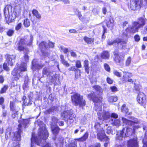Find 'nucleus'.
<instances>
[{
    "label": "nucleus",
    "instance_id": "423d86ee",
    "mask_svg": "<svg viewBox=\"0 0 147 147\" xmlns=\"http://www.w3.org/2000/svg\"><path fill=\"white\" fill-rule=\"evenodd\" d=\"M20 124L18 125V131H16L14 133V140L19 141L21 140L20 133L21 132V130L20 129L22 125H23L24 127H25L27 124H29L30 120L29 119H24L19 121Z\"/></svg>",
    "mask_w": 147,
    "mask_h": 147
},
{
    "label": "nucleus",
    "instance_id": "0e129e2a",
    "mask_svg": "<svg viewBox=\"0 0 147 147\" xmlns=\"http://www.w3.org/2000/svg\"><path fill=\"white\" fill-rule=\"evenodd\" d=\"M45 143L44 144H45V145L42 147H52L50 144L47 143L45 142Z\"/></svg>",
    "mask_w": 147,
    "mask_h": 147
},
{
    "label": "nucleus",
    "instance_id": "a19ab883",
    "mask_svg": "<svg viewBox=\"0 0 147 147\" xmlns=\"http://www.w3.org/2000/svg\"><path fill=\"white\" fill-rule=\"evenodd\" d=\"M60 49L62 51L65 53H66L68 52L69 50L67 48L64 47H63L61 46Z\"/></svg>",
    "mask_w": 147,
    "mask_h": 147
},
{
    "label": "nucleus",
    "instance_id": "6ab92c4d",
    "mask_svg": "<svg viewBox=\"0 0 147 147\" xmlns=\"http://www.w3.org/2000/svg\"><path fill=\"white\" fill-rule=\"evenodd\" d=\"M107 25L111 30H112L114 26V21L112 18L107 20Z\"/></svg>",
    "mask_w": 147,
    "mask_h": 147
},
{
    "label": "nucleus",
    "instance_id": "09e8293b",
    "mask_svg": "<svg viewBox=\"0 0 147 147\" xmlns=\"http://www.w3.org/2000/svg\"><path fill=\"white\" fill-rule=\"evenodd\" d=\"M58 119H57L55 117H53L52 118V123H53L54 124H56L57 123H58Z\"/></svg>",
    "mask_w": 147,
    "mask_h": 147
},
{
    "label": "nucleus",
    "instance_id": "f3484780",
    "mask_svg": "<svg viewBox=\"0 0 147 147\" xmlns=\"http://www.w3.org/2000/svg\"><path fill=\"white\" fill-rule=\"evenodd\" d=\"M139 4L138 0H133L130 2V8L132 10H135Z\"/></svg>",
    "mask_w": 147,
    "mask_h": 147
},
{
    "label": "nucleus",
    "instance_id": "1a4fd4ad",
    "mask_svg": "<svg viewBox=\"0 0 147 147\" xmlns=\"http://www.w3.org/2000/svg\"><path fill=\"white\" fill-rule=\"evenodd\" d=\"M114 59L115 62L118 65L122 64L125 55L121 54L119 55L117 53L115 52L114 53Z\"/></svg>",
    "mask_w": 147,
    "mask_h": 147
},
{
    "label": "nucleus",
    "instance_id": "c03bdc74",
    "mask_svg": "<svg viewBox=\"0 0 147 147\" xmlns=\"http://www.w3.org/2000/svg\"><path fill=\"white\" fill-rule=\"evenodd\" d=\"M15 3L16 6H17L18 5L20 6L23 3V2L21 0H16L15 1Z\"/></svg>",
    "mask_w": 147,
    "mask_h": 147
},
{
    "label": "nucleus",
    "instance_id": "9d476101",
    "mask_svg": "<svg viewBox=\"0 0 147 147\" xmlns=\"http://www.w3.org/2000/svg\"><path fill=\"white\" fill-rule=\"evenodd\" d=\"M122 120L124 124L130 126L133 125H134L138 123L140 121L138 119L135 118H133V119L132 120H130L123 117L122 118Z\"/></svg>",
    "mask_w": 147,
    "mask_h": 147
},
{
    "label": "nucleus",
    "instance_id": "37998d69",
    "mask_svg": "<svg viewBox=\"0 0 147 147\" xmlns=\"http://www.w3.org/2000/svg\"><path fill=\"white\" fill-rule=\"evenodd\" d=\"M114 74L119 77H120L121 76V73L118 71L116 70H114L113 71Z\"/></svg>",
    "mask_w": 147,
    "mask_h": 147
},
{
    "label": "nucleus",
    "instance_id": "c9c22d12",
    "mask_svg": "<svg viewBox=\"0 0 147 147\" xmlns=\"http://www.w3.org/2000/svg\"><path fill=\"white\" fill-rule=\"evenodd\" d=\"M121 111L123 112L127 113L128 111V108L126 107V105L125 104L123 105L121 109Z\"/></svg>",
    "mask_w": 147,
    "mask_h": 147
},
{
    "label": "nucleus",
    "instance_id": "2eb2a0df",
    "mask_svg": "<svg viewBox=\"0 0 147 147\" xmlns=\"http://www.w3.org/2000/svg\"><path fill=\"white\" fill-rule=\"evenodd\" d=\"M16 56L14 55H8L7 56V61L9 65L12 66L14 62Z\"/></svg>",
    "mask_w": 147,
    "mask_h": 147
},
{
    "label": "nucleus",
    "instance_id": "4c0bfd02",
    "mask_svg": "<svg viewBox=\"0 0 147 147\" xmlns=\"http://www.w3.org/2000/svg\"><path fill=\"white\" fill-rule=\"evenodd\" d=\"M131 58L130 57H128L125 61V64L126 66H129L131 63Z\"/></svg>",
    "mask_w": 147,
    "mask_h": 147
},
{
    "label": "nucleus",
    "instance_id": "dca6fc26",
    "mask_svg": "<svg viewBox=\"0 0 147 147\" xmlns=\"http://www.w3.org/2000/svg\"><path fill=\"white\" fill-rule=\"evenodd\" d=\"M126 42V41H123L120 39L119 38H117L115 40L113 41H109L107 42V44L109 45H113L115 43H120L121 45L125 44Z\"/></svg>",
    "mask_w": 147,
    "mask_h": 147
},
{
    "label": "nucleus",
    "instance_id": "4468645a",
    "mask_svg": "<svg viewBox=\"0 0 147 147\" xmlns=\"http://www.w3.org/2000/svg\"><path fill=\"white\" fill-rule=\"evenodd\" d=\"M137 100L139 104L142 105L145 100L144 94L142 92H140L137 97Z\"/></svg>",
    "mask_w": 147,
    "mask_h": 147
},
{
    "label": "nucleus",
    "instance_id": "de8ad7c7",
    "mask_svg": "<svg viewBox=\"0 0 147 147\" xmlns=\"http://www.w3.org/2000/svg\"><path fill=\"white\" fill-rule=\"evenodd\" d=\"M22 26V24L21 23H18L15 29L16 30H19L21 28Z\"/></svg>",
    "mask_w": 147,
    "mask_h": 147
},
{
    "label": "nucleus",
    "instance_id": "4be33fe9",
    "mask_svg": "<svg viewBox=\"0 0 147 147\" xmlns=\"http://www.w3.org/2000/svg\"><path fill=\"white\" fill-rule=\"evenodd\" d=\"M94 127L97 133L104 130L101 127L100 124L99 123H96Z\"/></svg>",
    "mask_w": 147,
    "mask_h": 147
},
{
    "label": "nucleus",
    "instance_id": "603ef678",
    "mask_svg": "<svg viewBox=\"0 0 147 147\" xmlns=\"http://www.w3.org/2000/svg\"><path fill=\"white\" fill-rule=\"evenodd\" d=\"M13 30H10L8 31L7 32V34L8 36H11L13 34Z\"/></svg>",
    "mask_w": 147,
    "mask_h": 147
},
{
    "label": "nucleus",
    "instance_id": "7c9ffc66",
    "mask_svg": "<svg viewBox=\"0 0 147 147\" xmlns=\"http://www.w3.org/2000/svg\"><path fill=\"white\" fill-rule=\"evenodd\" d=\"M32 13L37 18L40 19L41 18L40 15L38 13V11L36 10H33L32 11Z\"/></svg>",
    "mask_w": 147,
    "mask_h": 147
},
{
    "label": "nucleus",
    "instance_id": "0eeeda50",
    "mask_svg": "<svg viewBox=\"0 0 147 147\" xmlns=\"http://www.w3.org/2000/svg\"><path fill=\"white\" fill-rule=\"evenodd\" d=\"M72 101L75 105H79L80 107H83L85 106L86 102L84 100L82 96L78 93L74 94L71 96Z\"/></svg>",
    "mask_w": 147,
    "mask_h": 147
},
{
    "label": "nucleus",
    "instance_id": "6e6d98bb",
    "mask_svg": "<svg viewBox=\"0 0 147 147\" xmlns=\"http://www.w3.org/2000/svg\"><path fill=\"white\" fill-rule=\"evenodd\" d=\"M134 39L136 41L138 42L140 40V38L138 35H136L135 36Z\"/></svg>",
    "mask_w": 147,
    "mask_h": 147
},
{
    "label": "nucleus",
    "instance_id": "473e14b6",
    "mask_svg": "<svg viewBox=\"0 0 147 147\" xmlns=\"http://www.w3.org/2000/svg\"><path fill=\"white\" fill-rule=\"evenodd\" d=\"M57 107H53L46 111L47 113H51L55 111H56Z\"/></svg>",
    "mask_w": 147,
    "mask_h": 147
},
{
    "label": "nucleus",
    "instance_id": "b1692460",
    "mask_svg": "<svg viewBox=\"0 0 147 147\" xmlns=\"http://www.w3.org/2000/svg\"><path fill=\"white\" fill-rule=\"evenodd\" d=\"M118 100L117 97L116 96H111L108 97V100L109 102H116Z\"/></svg>",
    "mask_w": 147,
    "mask_h": 147
},
{
    "label": "nucleus",
    "instance_id": "393cba45",
    "mask_svg": "<svg viewBox=\"0 0 147 147\" xmlns=\"http://www.w3.org/2000/svg\"><path fill=\"white\" fill-rule=\"evenodd\" d=\"M42 74L44 75H46L47 76H51L52 78V73L51 72L49 71L48 68H45L42 71Z\"/></svg>",
    "mask_w": 147,
    "mask_h": 147
},
{
    "label": "nucleus",
    "instance_id": "f257e3e1",
    "mask_svg": "<svg viewBox=\"0 0 147 147\" xmlns=\"http://www.w3.org/2000/svg\"><path fill=\"white\" fill-rule=\"evenodd\" d=\"M33 40V37L32 36H30V41L29 42H26L25 39L20 40L18 47V49L20 51H24L25 55L24 57V60L22 62L20 65L18 64L15 67L13 70L12 74L14 77L15 80H18L21 76V72L24 71H26L27 63L28 61L29 57L27 54L28 49L26 48V45H30Z\"/></svg>",
    "mask_w": 147,
    "mask_h": 147
},
{
    "label": "nucleus",
    "instance_id": "c756f323",
    "mask_svg": "<svg viewBox=\"0 0 147 147\" xmlns=\"http://www.w3.org/2000/svg\"><path fill=\"white\" fill-rule=\"evenodd\" d=\"M11 131L9 128H8L7 129L5 133V137L6 138L8 139L11 136Z\"/></svg>",
    "mask_w": 147,
    "mask_h": 147
},
{
    "label": "nucleus",
    "instance_id": "58836bf2",
    "mask_svg": "<svg viewBox=\"0 0 147 147\" xmlns=\"http://www.w3.org/2000/svg\"><path fill=\"white\" fill-rule=\"evenodd\" d=\"M113 123L115 125L119 126L120 125V121L118 119L115 120Z\"/></svg>",
    "mask_w": 147,
    "mask_h": 147
},
{
    "label": "nucleus",
    "instance_id": "864d4df0",
    "mask_svg": "<svg viewBox=\"0 0 147 147\" xmlns=\"http://www.w3.org/2000/svg\"><path fill=\"white\" fill-rule=\"evenodd\" d=\"M111 127H108L106 129V133L108 134H110L111 132Z\"/></svg>",
    "mask_w": 147,
    "mask_h": 147
},
{
    "label": "nucleus",
    "instance_id": "39448f33",
    "mask_svg": "<svg viewBox=\"0 0 147 147\" xmlns=\"http://www.w3.org/2000/svg\"><path fill=\"white\" fill-rule=\"evenodd\" d=\"M144 20L142 19L140 20L138 22H134L131 26H129L126 29V31L128 32L134 33L138 32L139 28L145 24Z\"/></svg>",
    "mask_w": 147,
    "mask_h": 147
},
{
    "label": "nucleus",
    "instance_id": "72a5a7b5",
    "mask_svg": "<svg viewBox=\"0 0 147 147\" xmlns=\"http://www.w3.org/2000/svg\"><path fill=\"white\" fill-rule=\"evenodd\" d=\"M144 138L143 141V147H147V141L146 140V139H147V131L145 133Z\"/></svg>",
    "mask_w": 147,
    "mask_h": 147
},
{
    "label": "nucleus",
    "instance_id": "f8f14e48",
    "mask_svg": "<svg viewBox=\"0 0 147 147\" xmlns=\"http://www.w3.org/2000/svg\"><path fill=\"white\" fill-rule=\"evenodd\" d=\"M97 134L98 138L100 141H108L109 138L106 136L104 130L97 132Z\"/></svg>",
    "mask_w": 147,
    "mask_h": 147
},
{
    "label": "nucleus",
    "instance_id": "13d9d810",
    "mask_svg": "<svg viewBox=\"0 0 147 147\" xmlns=\"http://www.w3.org/2000/svg\"><path fill=\"white\" fill-rule=\"evenodd\" d=\"M111 117L116 119L118 117V116L117 114L115 113H113L111 115Z\"/></svg>",
    "mask_w": 147,
    "mask_h": 147
},
{
    "label": "nucleus",
    "instance_id": "7ed1b4c3",
    "mask_svg": "<svg viewBox=\"0 0 147 147\" xmlns=\"http://www.w3.org/2000/svg\"><path fill=\"white\" fill-rule=\"evenodd\" d=\"M88 97L90 99H92L95 103V106L94 109L97 112L98 118L99 120H103L107 119L111 117L110 114L108 112L104 113L102 115V107L101 102L102 100V97L100 96L99 98L94 97L93 94L88 95Z\"/></svg>",
    "mask_w": 147,
    "mask_h": 147
},
{
    "label": "nucleus",
    "instance_id": "aec40b11",
    "mask_svg": "<svg viewBox=\"0 0 147 147\" xmlns=\"http://www.w3.org/2000/svg\"><path fill=\"white\" fill-rule=\"evenodd\" d=\"M123 81H126L128 78H130L132 76V74L131 73L126 72H123Z\"/></svg>",
    "mask_w": 147,
    "mask_h": 147
},
{
    "label": "nucleus",
    "instance_id": "ea45409f",
    "mask_svg": "<svg viewBox=\"0 0 147 147\" xmlns=\"http://www.w3.org/2000/svg\"><path fill=\"white\" fill-rule=\"evenodd\" d=\"M110 89L111 91L113 92H115L118 91L117 88L115 86H113L110 87Z\"/></svg>",
    "mask_w": 147,
    "mask_h": 147
},
{
    "label": "nucleus",
    "instance_id": "20e7f679",
    "mask_svg": "<svg viewBox=\"0 0 147 147\" xmlns=\"http://www.w3.org/2000/svg\"><path fill=\"white\" fill-rule=\"evenodd\" d=\"M140 127L139 125H135L133 126V129L129 127L125 128H123L122 130L120 132H118L117 134L116 139L122 140L123 138H124L126 137H128L130 135H131L132 133L134 132L135 130Z\"/></svg>",
    "mask_w": 147,
    "mask_h": 147
},
{
    "label": "nucleus",
    "instance_id": "9b49d317",
    "mask_svg": "<svg viewBox=\"0 0 147 147\" xmlns=\"http://www.w3.org/2000/svg\"><path fill=\"white\" fill-rule=\"evenodd\" d=\"M69 112L68 111H65L61 113V115L64 118L67 119H74L76 117V115L72 112Z\"/></svg>",
    "mask_w": 147,
    "mask_h": 147
},
{
    "label": "nucleus",
    "instance_id": "bf43d9fd",
    "mask_svg": "<svg viewBox=\"0 0 147 147\" xmlns=\"http://www.w3.org/2000/svg\"><path fill=\"white\" fill-rule=\"evenodd\" d=\"M69 147H77L76 142L73 143L69 144Z\"/></svg>",
    "mask_w": 147,
    "mask_h": 147
},
{
    "label": "nucleus",
    "instance_id": "774afa93",
    "mask_svg": "<svg viewBox=\"0 0 147 147\" xmlns=\"http://www.w3.org/2000/svg\"><path fill=\"white\" fill-rule=\"evenodd\" d=\"M58 123L60 126H63L64 124L63 122L60 121H58Z\"/></svg>",
    "mask_w": 147,
    "mask_h": 147
},
{
    "label": "nucleus",
    "instance_id": "3c124183",
    "mask_svg": "<svg viewBox=\"0 0 147 147\" xmlns=\"http://www.w3.org/2000/svg\"><path fill=\"white\" fill-rule=\"evenodd\" d=\"M3 68L6 71L9 70V68L8 67L7 64L6 63H4L3 65Z\"/></svg>",
    "mask_w": 147,
    "mask_h": 147
},
{
    "label": "nucleus",
    "instance_id": "a211bd4d",
    "mask_svg": "<svg viewBox=\"0 0 147 147\" xmlns=\"http://www.w3.org/2000/svg\"><path fill=\"white\" fill-rule=\"evenodd\" d=\"M36 60L34 59L32 62V69L33 70H35L37 69H40L41 68L43 65H39L37 63H36Z\"/></svg>",
    "mask_w": 147,
    "mask_h": 147
},
{
    "label": "nucleus",
    "instance_id": "bb28decb",
    "mask_svg": "<svg viewBox=\"0 0 147 147\" xmlns=\"http://www.w3.org/2000/svg\"><path fill=\"white\" fill-rule=\"evenodd\" d=\"M84 67L86 72L88 74L89 71V66L88 65V60H85L84 62Z\"/></svg>",
    "mask_w": 147,
    "mask_h": 147
},
{
    "label": "nucleus",
    "instance_id": "5701e85b",
    "mask_svg": "<svg viewBox=\"0 0 147 147\" xmlns=\"http://www.w3.org/2000/svg\"><path fill=\"white\" fill-rule=\"evenodd\" d=\"M68 70L69 71H77V72H78L79 73L78 75L76 74V73H75V76L77 78H78L80 75V71L79 69H77L74 66H72L70 67L68 69Z\"/></svg>",
    "mask_w": 147,
    "mask_h": 147
},
{
    "label": "nucleus",
    "instance_id": "a878e982",
    "mask_svg": "<svg viewBox=\"0 0 147 147\" xmlns=\"http://www.w3.org/2000/svg\"><path fill=\"white\" fill-rule=\"evenodd\" d=\"M59 128L58 126L54 127V126L51 127V130L53 134L56 135L59 132Z\"/></svg>",
    "mask_w": 147,
    "mask_h": 147
},
{
    "label": "nucleus",
    "instance_id": "e2e57ef3",
    "mask_svg": "<svg viewBox=\"0 0 147 147\" xmlns=\"http://www.w3.org/2000/svg\"><path fill=\"white\" fill-rule=\"evenodd\" d=\"M4 102V99L3 97H0V105H2Z\"/></svg>",
    "mask_w": 147,
    "mask_h": 147
},
{
    "label": "nucleus",
    "instance_id": "79ce46f5",
    "mask_svg": "<svg viewBox=\"0 0 147 147\" xmlns=\"http://www.w3.org/2000/svg\"><path fill=\"white\" fill-rule=\"evenodd\" d=\"M104 66L105 69L107 71L109 72L110 70V68L109 65L107 63H105Z\"/></svg>",
    "mask_w": 147,
    "mask_h": 147
},
{
    "label": "nucleus",
    "instance_id": "5fc2aeb1",
    "mask_svg": "<svg viewBox=\"0 0 147 147\" xmlns=\"http://www.w3.org/2000/svg\"><path fill=\"white\" fill-rule=\"evenodd\" d=\"M10 108L12 111L14 110V104L13 102H10Z\"/></svg>",
    "mask_w": 147,
    "mask_h": 147
},
{
    "label": "nucleus",
    "instance_id": "6e6552de",
    "mask_svg": "<svg viewBox=\"0 0 147 147\" xmlns=\"http://www.w3.org/2000/svg\"><path fill=\"white\" fill-rule=\"evenodd\" d=\"M54 43L51 42H49L48 43L45 42L40 43L39 45V47L41 50L42 55L45 56H48L49 53L47 50V49L49 47H54Z\"/></svg>",
    "mask_w": 147,
    "mask_h": 147
},
{
    "label": "nucleus",
    "instance_id": "f03ea898",
    "mask_svg": "<svg viewBox=\"0 0 147 147\" xmlns=\"http://www.w3.org/2000/svg\"><path fill=\"white\" fill-rule=\"evenodd\" d=\"M40 128L38 130V134L35 136V134L33 133L31 139V147H34L35 144L37 145L40 144L43 140L42 142L47 139L49 136V134L45 127V125L42 122H41L40 124L38 123Z\"/></svg>",
    "mask_w": 147,
    "mask_h": 147
},
{
    "label": "nucleus",
    "instance_id": "052dcab7",
    "mask_svg": "<svg viewBox=\"0 0 147 147\" xmlns=\"http://www.w3.org/2000/svg\"><path fill=\"white\" fill-rule=\"evenodd\" d=\"M7 115V113L6 110H3L2 111V115L1 116L3 117H5Z\"/></svg>",
    "mask_w": 147,
    "mask_h": 147
},
{
    "label": "nucleus",
    "instance_id": "ddd939ff",
    "mask_svg": "<svg viewBox=\"0 0 147 147\" xmlns=\"http://www.w3.org/2000/svg\"><path fill=\"white\" fill-rule=\"evenodd\" d=\"M127 147H138V143L136 137L134 139H130L127 142Z\"/></svg>",
    "mask_w": 147,
    "mask_h": 147
},
{
    "label": "nucleus",
    "instance_id": "69168bd1",
    "mask_svg": "<svg viewBox=\"0 0 147 147\" xmlns=\"http://www.w3.org/2000/svg\"><path fill=\"white\" fill-rule=\"evenodd\" d=\"M8 6H6L4 9V14H5V16L6 14L7 11H8Z\"/></svg>",
    "mask_w": 147,
    "mask_h": 147
},
{
    "label": "nucleus",
    "instance_id": "412c9836",
    "mask_svg": "<svg viewBox=\"0 0 147 147\" xmlns=\"http://www.w3.org/2000/svg\"><path fill=\"white\" fill-rule=\"evenodd\" d=\"M101 57L104 59H107L109 57V53L106 51H103L101 54Z\"/></svg>",
    "mask_w": 147,
    "mask_h": 147
},
{
    "label": "nucleus",
    "instance_id": "680f3d73",
    "mask_svg": "<svg viewBox=\"0 0 147 147\" xmlns=\"http://www.w3.org/2000/svg\"><path fill=\"white\" fill-rule=\"evenodd\" d=\"M71 54L72 56L75 57L76 56V53L72 51H70Z\"/></svg>",
    "mask_w": 147,
    "mask_h": 147
},
{
    "label": "nucleus",
    "instance_id": "49530a36",
    "mask_svg": "<svg viewBox=\"0 0 147 147\" xmlns=\"http://www.w3.org/2000/svg\"><path fill=\"white\" fill-rule=\"evenodd\" d=\"M7 88L8 86H5L3 87L1 89V90L0 91L1 93H3L5 92L7 89Z\"/></svg>",
    "mask_w": 147,
    "mask_h": 147
},
{
    "label": "nucleus",
    "instance_id": "8fccbe9b",
    "mask_svg": "<svg viewBox=\"0 0 147 147\" xmlns=\"http://www.w3.org/2000/svg\"><path fill=\"white\" fill-rule=\"evenodd\" d=\"M61 62L63 65H65L66 67H69V63H68L67 61H65V59L62 61H61Z\"/></svg>",
    "mask_w": 147,
    "mask_h": 147
},
{
    "label": "nucleus",
    "instance_id": "338daca9",
    "mask_svg": "<svg viewBox=\"0 0 147 147\" xmlns=\"http://www.w3.org/2000/svg\"><path fill=\"white\" fill-rule=\"evenodd\" d=\"M69 32L70 33H76L77 31L75 29H71L69 30Z\"/></svg>",
    "mask_w": 147,
    "mask_h": 147
},
{
    "label": "nucleus",
    "instance_id": "cd10ccee",
    "mask_svg": "<svg viewBox=\"0 0 147 147\" xmlns=\"http://www.w3.org/2000/svg\"><path fill=\"white\" fill-rule=\"evenodd\" d=\"M93 88L98 92L100 94H101L102 92V90L100 87L98 85H95L93 87Z\"/></svg>",
    "mask_w": 147,
    "mask_h": 147
},
{
    "label": "nucleus",
    "instance_id": "4d7b16f0",
    "mask_svg": "<svg viewBox=\"0 0 147 147\" xmlns=\"http://www.w3.org/2000/svg\"><path fill=\"white\" fill-rule=\"evenodd\" d=\"M107 83L110 84H112L113 82V80L109 78H107Z\"/></svg>",
    "mask_w": 147,
    "mask_h": 147
},
{
    "label": "nucleus",
    "instance_id": "e433bc0d",
    "mask_svg": "<svg viewBox=\"0 0 147 147\" xmlns=\"http://www.w3.org/2000/svg\"><path fill=\"white\" fill-rule=\"evenodd\" d=\"M32 104L30 101V99L29 98H27L25 100L23 101V105H29Z\"/></svg>",
    "mask_w": 147,
    "mask_h": 147
},
{
    "label": "nucleus",
    "instance_id": "c85d7f7f",
    "mask_svg": "<svg viewBox=\"0 0 147 147\" xmlns=\"http://www.w3.org/2000/svg\"><path fill=\"white\" fill-rule=\"evenodd\" d=\"M88 134L87 133H86L81 138L76 139L75 140H77L79 141H85L88 138Z\"/></svg>",
    "mask_w": 147,
    "mask_h": 147
},
{
    "label": "nucleus",
    "instance_id": "2f4dec72",
    "mask_svg": "<svg viewBox=\"0 0 147 147\" xmlns=\"http://www.w3.org/2000/svg\"><path fill=\"white\" fill-rule=\"evenodd\" d=\"M84 41L88 43H91L94 41L93 38H89L86 36L84 37Z\"/></svg>",
    "mask_w": 147,
    "mask_h": 147
},
{
    "label": "nucleus",
    "instance_id": "a18cd8bd",
    "mask_svg": "<svg viewBox=\"0 0 147 147\" xmlns=\"http://www.w3.org/2000/svg\"><path fill=\"white\" fill-rule=\"evenodd\" d=\"M76 67L78 68H80L82 67V65L80 61L77 60L76 61Z\"/></svg>",
    "mask_w": 147,
    "mask_h": 147
},
{
    "label": "nucleus",
    "instance_id": "f704fd0d",
    "mask_svg": "<svg viewBox=\"0 0 147 147\" xmlns=\"http://www.w3.org/2000/svg\"><path fill=\"white\" fill-rule=\"evenodd\" d=\"M24 26L26 27H29L30 25V22L28 19H26L24 20Z\"/></svg>",
    "mask_w": 147,
    "mask_h": 147
}]
</instances>
